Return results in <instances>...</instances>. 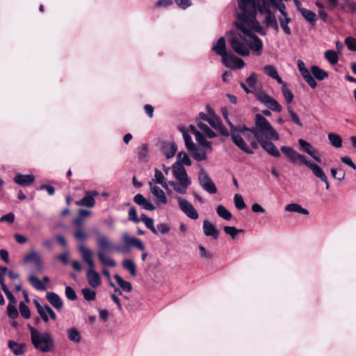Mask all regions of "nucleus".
<instances>
[{"instance_id": "49530a36", "label": "nucleus", "mask_w": 356, "mask_h": 356, "mask_svg": "<svg viewBox=\"0 0 356 356\" xmlns=\"http://www.w3.org/2000/svg\"><path fill=\"white\" fill-rule=\"evenodd\" d=\"M281 84L282 85V94L284 95V97L286 102H287V104L291 103L293 99V93L290 91L289 89H288L286 88V86L284 82H283V83H281Z\"/></svg>"}, {"instance_id": "2f4dec72", "label": "nucleus", "mask_w": 356, "mask_h": 356, "mask_svg": "<svg viewBox=\"0 0 356 356\" xmlns=\"http://www.w3.org/2000/svg\"><path fill=\"white\" fill-rule=\"evenodd\" d=\"M298 10L307 22L312 24H315L316 15L314 12L305 8H298Z\"/></svg>"}, {"instance_id": "423d86ee", "label": "nucleus", "mask_w": 356, "mask_h": 356, "mask_svg": "<svg viewBox=\"0 0 356 356\" xmlns=\"http://www.w3.org/2000/svg\"><path fill=\"white\" fill-rule=\"evenodd\" d=\"M79 251L83 261L88 265V269L86 273V278L89 285L92 288H97L102 284L99 274L95 270V266L92 259V252L84 245L79 247Z\"/></svg>"}, {"instance_id": "412c9836", "label": "nucleus", "mask_w": 356, "mask_h": 356, "mask_svg": "<svg viewBox=\"0 0 356 356\" xmlns=\"http://www.w3.org/2000/svg\"><path fill=\"white\" fill-rule=\"evenodd\" d=\"M14 181L19 185L22 186H30L35 181V176L32 174L31 175H22L17 174L14 178Z\"/></svg>"}, {"instance_id": "f8f14e48", "label": "nucleus", "mask_w": 356, "mask_h": 356, "mask_svg": "<svg viewBox=\"0 0 356 356\" xmlns=\"http://www.w3.org/2000/svg\"><path fill=\"white\" fill-rule=\"evenodd\" d=\"M235 131H232L231 133V136L233 143L243 152H245L248 154H252L254 152L251 149V148L248 146V145L245 143V141L243 139L242 136L238 134L235 133Z\"/></svg>"}, {"instance_id": "052dcab7", "label": "nucleus", "mask_w": 356, "mask_h": 356, "mask_svg": "<svg viewBox=\"0 0 356 356\" xmlns=\"http://www.w3.org/2000/svg\"><path fill=\"white\" fill-rule=\"evenodd\" d=\"M65 296L70 300H75L77 298L74 290L69 286L65 287Z\"/></svg>"}, {"instance_id": "6e6d98bb", "label": "nucleus", "mask_w": 356, "mask_h": 356, "mask_svg": "<svg viewBox=\"0 0 356 356\" xmlns=\"http://www.w3.org/2000/svg\"><path fill=\"white\" fill-rule=\"evenodd\" d=\"M345 44L348 49L356 51V39L352 37H348L345 40Z\"/></svg>"}, {"instance_id": "4be33fe9", "label": "nucleus", "mask_w": 356, "mask_h": 356, "mask_svg": "<svg viewBox=\"0 0 356 356\" xmlns=\"http://www.w3.org/2000/svg\"><path fill=\"white\" fill-rule=\"evenodd\" d=\"M46 298L49 303L56 309H62L63 306V301L59 296L54 292L47 293Z\"/></svg>"}, {"instance_id": "a19ab883", "label": "nucleus", "mask_w": 356, "mask_h": 356, "mask_svg": "<svg viewBox=\"0 0 356 356\" xmlns=\"http://www.w3.org/2000/svg\"><path fill=\"white\" fill-rule=\"evenodd\" d=\"M216 212L219 217L225 220H230L232 218V213L223 205H218Z\"/></svg>"}, {"instance_id": "8fccbe9b", "label": "nucleus", "mask_w": 356, "mask_h": 356, "mask_svg": "<svg viewBox=\"0 0 356 356\" xmlns=\"http://www.w3.org/2000/svg\"><path fill=\"white\" fill-rule=\"evenodd\" d=\"M287 111L289 114V115L291 116V120L295 123L298 126L302 127V122H300V119H299V117L298 115H297V113L293 110L292 107L291 106H288L287 107Z\"/></svg>"}, {"instance_id": "39448f33", "label": "nucleus", "mask_w": 356, "mask_h": 356, "mask_svg": "<svg viewBox=\"0 0 356 356\" xmlns=\"http://www.w3.org/2000/svg\"><path fill=\"white\" fill-rule=\"evenodd\" d=\"M30 330L31 341L34 348L42 352H51L54 348V339L49 332H41L38 329L28 325Z\"/></svg>"}, {"instance_id": "bb28decb", "label": "nucleus", "mask_w": 356, "mask_h": 356, "mask_svg": "<svg viewBox=\"0 0 356 356\" xmlns=\"http://www.w3.org/2000/svg\"><path fill=\"white\" fill-rule=\"evenodd\" d=\"M280 149L293 163H297V159L299 157V153L296 152L293 148L287 146H282Z\"/></svg>"}, {"instance_id": "79ce46f5", "label": "nucleus", "mask_w": 356, "mask_h": 356, "mask_svg": "<svg viewBox=\"0 0 356 356\" xmlns=\"http://www.w3.org/2000/svg\"><path fill=\"white\" fill-rule=\"evenodd\" d=\"M328 139L332 144L336 148H339L342 146V139L338 134L330 133L327 136Z\"/></svg>"}, {"instance_id": "0e129e2a", "label": "nucleus", "mask_w": 356, "mask_h": 356, "mask_svg": "<svg viewBox=\"0 0 356 356\" xmlns=\"http://www.w3.org/2000/svg\"><path fill=\"white\" fill-rule=\"evenodd\" d=\"M216 129L218 130L222 136H229L231 135L229 130L222 124V122Z\"/></svg>"}, {"instance_id": "774afa93", "label": "nucleus", "mask_w": 356, "mask_h": 356, "mask_svg": "<svg viewBox=\"0 0 356 356\" xmlns=\"http://www.w3.org/2000/svg\"><path fill=\"white\" fill-rule=\"evenodd\" d=\"M213 129H216L220 123L221 122L220 120L216 117H210L209 120L207 122Z\"/></svg>"}, {"instance_id": "f704fd0d", "label": "nucleus", "mask_w": 356, "mask_h": 356, "mask_svg": "<svg viewBox=\"0 0 356 356\" xmlns=\"http://www.w3.org/2000/svg\"><path fill=\"white\" fill-rule=\"evenodd\" d=\"M97 257L100 262L104 266H108L111 267H114L116 266L115 261L111 257H106L104 254V253L101 250L97 251Z\"/></svg>"}, {"instance_id": "b1692460", "label": "nucleus", "mask_w": 356, "mask_h": 356, "mask_svg": "<svg viewBox=\"0 0 356 356\" xmlns=\"http://www.w3.org/2000/svg\"><path fill=\"white\" fill-rule=\"evenodd\" d=\"M203 232L207 236H211L217 238L218 236V231L216 227L209 221L204 220L203 222Z\"/></svg>"}, {"instance_id": "e2e57ef3", "label": "nucleus", "mask_w": 356, "mask_h": 356, "mask_svg": "<svg viewBox=\"0 0 356 356\" xmlns=\"http://www.w3.org/2000/svg\"><path fill=\"white\" fill-rule=\"evenodd\" d=\"M312 161L307 160L304 155L299 154V157L297 159V163L300 165H305L307 168L312 163Z\"/></svg>"}, {"instance_id": "72a5a7b5", "label": "nucleus", "mask_w": 356, "mask_h": 356, "mask_svg": "<svg viewBox=\"0 0 356 356\" xmlns=\"http://www.w3.org/2000/svg\"><path fill=\"white\" fill-rule=\"evenodd\" d=\"M67 337L70 341L79 343L81 341V336L76 327H71L67 330Z\"/></svg>"}, {"instance_id": "69168bd1", "label": "nucleus", "mask_w": 356, "mask_h": 356, "mask_svg": "<svg viewBox=\"0 0 356 356\" xmlns=\"http://www.w3.org/2000/svg\"><path fill=\"white\" fill-rule=\"evenodd\" d=\"M15 220V216L13 213H9L6 215H4L0 218L1 222H8V223H13Z\"/></svg>"}, {"instance_id": "de8ad7c7", "label": "nucleus", "mask_w": 356, "mask_h": 356, "mask_svg": "<svg viewBox=\"0 0 356 356\" xmlns=\"http://www.w3.org/2000/svg\"><path fill=\"white\" fill-rule=\"evenodd\" d=\"M223 230L225 234L229 235L232 239H234L237 234L242 232V229H238L232 226H225Z\"/></svg>"}, {"instance_id": "bf43d9fd", "label": "nucleus", "mask_w": 356, "mask_h": 356, "mask_svg": "<svg viewBox=\"0 0 356 356\" xmlns=\"http://www.w3.org/2000/svg\"><path fill=\"white\" fill-rule=\"evenodd\" d=\"M129 220L136 223L140 222L139 218L137 216V211L135 207H132L129 210Z\"/></svg>"}, {"instance_id": "864d4df0", "label": "nucleus", "mask_w": 356, "mask_h": 356, "mask_svg": "<svg viewBox=\"0 0 356 356\" xmlns=\"http://www.w3.org/2000/svg\"><path fill=\"white\" fill-rule=\"evenodd\" d=\"M275 7L280 11L281 13V15H289L286 11V6L284 3L278 1H275L274 2L271 3Z\"/></svg>"}, {"instance_id": "aec40b11", "label": "nucleus", "mask_w": 356, "mask_h": 356, "mask_svg": "<svg viewBox=\"0 0 356 356\" xmlns=\"http://www.w3.org/2000/svg\"><path fill=\"white\" fill-rule=\"evenodd\" d=\"M134 201L144 209L154 211L156 209L150 200L146 199L142 194L136 195L134 197Z\"/></svg>"}, {"instance_id": "20e7f679", "label": "nucleus", "mask_w": 356, "mask_h": 356, "mask_svg": "<svg viewBox=\"0 0 356 356\" xmlns=\"http://www.w3.org/2000/svg\"><path fill=\"white\" fill-rule=\"evenodd\" d=\"M254 137L258 141L268 139L277 141L280 138L278 132L261 114L254 117V127H252Z\"/></svg>"}, {"instance_id": "ea45409f", "label": "nucleus", "mask_w": 356, "mask_h": 356, "mask_svg": "<svg viewBox=\"0 0 356 356\" xmlns=\"http://www.w3.org/2000/svg\"><path fill=\"white\" fill-rule=\"evenodd\" d=\"M122 265L124 269L128 270L131 275L136 276V266L134 261L132 259H124Z\"/></svg>"}, {"instance_id": "1a4fd4ad", "label": "nucleus", "mask_w": 356, "mask_h": 356, "mask_svg": "<svg viewBox=\"0 0 356 356\" xmlns=\"http://www.w3.org/2000/svg\"><path fill=\"white\" fill-rule=\"evenodd\" d=\"M198 180L202 188L211 194H215L217 188L207 172L201 168L199 172Z\"/></svg>"}, {"instance_id": "680f3d73", "label": "nucleus", "mask_w": 356, "mask_h": 356, "mask_svg": "<svg viewBox=\"0 0 356 356\" xmlns=\"http://www.w3.org/2000/svg\"><path fill=\"white\" fill-rule=\"evenodd\" d=\"M74 237L79 241L84 240L87 238V234L81 227H77L74 234Z\"/></svg>"}, {"instance_id": "3c124183", "label": "nucleus", "mask_w": 356, "mask_h": 356, "mask_svg": "<svg viewBox=\"0 0 356 356\" xmlns=\"http://www.w3.org/2000/svg\"><path fill=\"white\" fill-rule=\"evenodd\" d=\"M19 309L20 314L22 317L26 319L31 317L30 309L23 302L19 303Z\"/></svg>"}, {"instance_id": "dca6fc26", "label": "nucleus", "mask_w": 356, "mask_h": 356, "mask_svg": "<svg viewBox=\"0 0 356 356\" xmlns=\"http://www.w3.org/2000/svg\"><path fill=\"white\" fill-rule=\"evenodd\" d=\"M217 55L222 57V60L227 57L226 40L224 37H220L211 48Z\"/></svg>"}, {"instance_id": "e433bc0d", "label": "nucleus", "mask_w": 356, "mask_h": 356, "mask_svg": "<svg viewBox=\"0 0 356 356\" xmlns=\"http://www.w3.org/2000/svg\"><path fill=\"white\" fill-rule=\"evenodd\" d=\"M312 75L318 80L322 81L328 76V74L319 67L314 65L311 67Z\"/></svg>"}, {"instance_id": "58836bf2", "label": "nucleus", "mask_w": 356, "mask_h": 356, "mask_svg": "<svg viewBox=\"0 0 356 356\" xmlns=\"http://www.w3.org/2000/svg\"><path fill=\"white\" fill-rule=\"evenodd\" d=\"M29 281L31 284L37 290L39 291H45L47 289V286L42 282V281L40 280L36 276L31 275L29 277Z\"/></svg>"}, {"instance_id": "4468645a", "label": "nucleus", "mask_w": 356, "mask_h": 356, "mask_svg": "<svg viewBox=\"0 0 356 356\" xmlns=\"http://www.w3.org/2000/svg\"><path fill=\"white\" fill-rule=\"evenodd\" d=\"M136 238L130 236L128 232H123L122 234V240L125 243V246H116L115 251L120 253H127L130 252V246L133 245Z\"/></svg>"}, {"instance_id": "603ef678", "label": "nucleus", "mask_w": 356, "mask_h": 356, "mask_svg": "<svg viewBox=\"0 0 356 356\" xmlns=\"http://www.w3.org/2000/svg\"><path fill=\"white\" fill-rule=\"evenodd\" d=\"M257 82V75L252 72L246 79L245 83L251 89H254Z\"/></svg>"}, {"instance_id": "a878e982", "label": "nucleus", "mask_w": 356, "mask_h": 356, "mask_svg": "<svg viewBox=\"0 0 356 356\" xmlns=\"http://www.w3.org/2000/svg\"><path fill=\"white\" fill-rule=\"evenodd\" d=\"M263 72L267 76L275 79L278 83H283L282 79L278 75L276 68L271 65H267L263 67Z\"/></svg>"}, {"instance_id": "7ed1b4c3", "label": "nucleus", "mask_w": 356, "mask_h": 356, "mask_svg": "<svg viewBox=\"0 0 356 356\" xmlns=\"http://www.w3.org/2000/svg\"><path fill=\"white\" fill-rule=\"evenodd\" d=\"M177 157L180 163L175 165L172 168L173 175L176 181H170L169 184L176 193L184 195L187 193L188 188L191 184V180L183 165L190 166L192 162L188 154L184 152L178 153Z\"/></svg>"}, {"instance_id": "c03bdc74", "label": "nucleus", "mask_w": 356, "mask_h": 356, "mask_svg": "<svg viewBox=\"0 0 356 356\" xmlns=\"http://www.w3.org/2000/svg\"><path fill=\"white\" fill-rule=\"evenodd\" d=\"M42 309H43V312L44 313V316H44V318H45V316H46V320H43L44 322H48L49 318L54 321L56 319V315L55 312L53 311V309L49 305H44Z\"/></svg>"}, {"instance_id": "f03ea898", "label": "nucleus", "mask_w": 356, "mask_h": 356, "mask_svg": "<svg viewBox=\"0 0 356 356\" xmlns=\"http://www.w3.org/2000/svg\"><path fill=\"white\" fill-rule=\"evenodd\" d=\"M179 130L182 134L186 147L191 153V156L198 161L206 160V152L195 145L191 137V134L195 136V140L199 145L202 146L206 150L211 152V142L207 141L205 138H215L216 136L215 132L211 129L207 124L200 120L197 121V127L192 124L188 127L181 126L179 127Z\"/></svg>"}, {"instance_id": "c85d7f7f", "label": "nucleus", "mask_w": 356, "mask_h": 356, "mask_svg": "<svg viewBox=\"0 0 356 356\" xmlns=\"http://www.w3.org/2000/svg\"><path fill=\"white\" fill-rule=\"evenodd\" d=\"M177 149V145L174 143L163 144V153L167 159L172 158L175 156Z\"/></svg>"}, {"instance_id": "c756f323", "label": "nucleus", "mask_w": 356, "mask_h": 356, "mask_svg": "<svg viewBox=\"0 0 356 356\" xmlns=\"http://www.w3.org/2000/svg\"><path fill=\"white\" fill-rule=\"evenodd\" d=\"M308 168L312 172L314 175L321 181L323 180V179L327 177L322 168L314 161L312 162Z\"/></svg>"}, {"instance_id": "a18cd8bd", "label": "nucleus", "mask_w": 356, "mask_h": 356, "mask_svg": "<svg viewBox=\"0 0 356 356\" xmlns=\"http://www.w3.org/2000/svg\"><path fill=\"white\" fill-rule=\"evenodd\" d=\"M234 202L236 208L238 210L244 209L246 207V204L243 201L242 195L238 193L234 195Z\"/></svg>"}, {"instance_id": "0eeeda50", "label": "nucleus", "mask_w": 356, "mask_h": 356, "mask_svg": "<svg viewBox=\"0 0 356 356\" xmlns=\"http://www.w3.org/2000/svg\"><path fill=\"white\" fill-rule=\"evenodd\" d=\"M176 201L177 202L179 209L188 218L192 220H196L198 218L199 215L197 211L189 201L180 196L176 197Z\"/></svg>"}, {"instance_id": "6ab92c4d", "label": "nucleus", "mask_w": 356, "mask_h": 356, "mask_svg": "<svg viewBox=\"0 0 356 356\" xmlns=\"http://www.w3.org/2000/svg\"><path fill=\"white\" fill-rule=\"evenodd\" d=\"M97 245L99 248V250L104 252V250H115V246L108 236L105 235H101L97 238Z\"/></svg>"}, {"instance_id": "473e14b6", "label": "nucleus", "mask_w": 356, "mask_h": 356, "mask_svg": "<svg viewBox=\"0 0 356 356\" xmlns=\"http://www.w3.org/2000/svg\"><path fill=\"white\" fill-rule=\"evenodd\" d=\"M285 210L288 212H295L302 215H309L307 209L303 208L301 205L296 203H291L287 204L285 207Z\"/></svg>"}, {"instance_id": "7c9ffc66", "label": "nucleus", "mask_w": 356, "mask_h": 356, "mask_svg": "<svg viewBox=\"0 0 356 356\" xmlns=\"http://www.w3.org/2000/svg\"><path fill=\"white\" fill-rule=\"evenodd\" d=\"M278 20L280 24V26L283 29L285 34L289 35L291 34V31L290 27L289 26V24L291 22V19L289 15H281L278 17Z\"/></svg>"}, {"instance_id": "5701e85b", "label": "nucleus", "mask_w": 356, "mask_h": 356, "mask_svg": "<svg viewBox=\"0 0 356 356\" xmlns=\"http://www.w3.org/2000/svg\"><path fill=\"white\" fill-rule=\"evenodd\" d=\"M8 346L15 355H22L26 352V344L23 343H17L13 340H10Z\"/></svg>"}, {"instance_id": "13d9d810", "label": "nucleus", "mask_w": 356, "mask_h": 356, "mask_svg": "<svg viewBox=\"0 0 356 356\" xmlns=\"http://www.w3.org/2000/svg\"><path fill=\"white\" fill-rule=\"evenodd\" d=\"M145 226L149 229L154 234H158L157 229L155 228L154 225V220L152 218H145V220L143 222Z\"/></svg>"}, {"instance_id": "393cba45", "label": "nucleus", "mask_w": 356, "mask_h": 356, "mask_svg": "<svg viewBox=\"0 0 356 356\" xmlns=\"http://www.w3.org/2000/svg\"><path fill=\"white\" fill-rule=\"evenodd\" d=\"M265 24L267 26L273 28L276 33L280 31L276 16L272 11L265 14Z\"/></svg>"}, {"instance_id": "f3484780", "label": "nucleus", "mask_w": 356, "mask_h": 356, "mask_svg": "<svg viewBox=\"0 0 356 356\" xmlns=\"http://www.w3.org/2000/svg\"><path fill=\"white\" fill-rule=\"evenodd\" d=\"M30 261H33L36 270L39 272L42 271L43 269V262L40 254L38 252L34 251L31 252L27 255L24 257L23 259L24 263H28Z\"/></svg>"}, {"instance_id": "a211bd4d", "label": "nucleus", "mask_w": 356, "mask_h": 356, "mask_svg": "<svg viewBox=\"0 0 356 356\" xmlns=\"http://www.w3.org/2000/svg\"><path fill=\"white\" fill-rule=\"evenodd\" d=\"M270 140H271L265 139L258 142L261 147L270 155L275 157H280L281 155L280 151Z\"/></svg>"}, {"instance_id": "338daca9", "label": "nucleus", "mask_w": 356, "mask_h": 356, "mask_svg": "<svg viewBox=\"0 0 356 356\" xmlns=\"http://www.w3.org/2000/svg\"><path fill=\"white\" fill-rule=\"evenodd\" d=\"M176 4L183 8L186 9L191 5L190 0H175Z\"/></svg>"}, {"instance_id": "f257e3e1", "label": "nucleus", "mask_w": 356, "mask_h": 356, "mask_svg": "<svg viewBox=\"0 0 356 356\" xmlns=\"http://www.w3.org/2000/svg\"><path fill=\"white\" fill-rule=\"evenodd\" d=\"M241 13L235 22L236 32H229V42L233 51L239 56H248L252 50L257 56L261 54L263 42L255 33L266 34L264 28L256 19L257 8L261 15L270 12L266 0H261L256 6L254 0H238Z\"/></svg>"}, {"instance_id": "2eb2a0df", "label": "nucleus", "mask_w": 356, "mask_h": 356, "mask_svg": "<svg viewBox=\"0 0 356 356\" xmlns=\"http://www.w3.org/2000/svg\"><path fill=\"white\" fill-rule=\"evenodd\" d=\"M298 143L301 147V150L309 156H311L317 163H321V159L318 156L317 151L312 147V145L303 139H299Z\"/></svg>"}, {"instance_id": "6e6552de", "label": "nucleus", "mask_w": 356, "mask_h": 356, "mask_svg": "<svg viewBox=\"0 0 356 356\" xmlns=\"http://www.w3.org/2000/svg\"><path fill=\"white\" fill-rule=\"evenodd\" d=\"M256 96L257 99L270 110L275 112H280L282 111V106L279 102L266 93L259 92L257 93Z\"/></svg>"}, {"instance_id": "ddd939ff", "label": "nucleus", "mask_w": 356, "mask_h": 356, "mask_svg": "<svg viewBox=\"0 0 356 356\" xmlns=\"http://www.w3.org/2000/svg\"><path fill=\"white\" fill-rule=\"evenodd\" d=\"M151 193L156 199L157 204H165L168 202L165 192L159 186L154 185L152 181H149Z\"/></svg>"}, {"instance_id": "9d476101", "label": "nucleus", "mask_w": 356, "mask_h": 356, "mask_svg": "<svg viewBox=\"0 0 356 356\" xmlns=\"http://www.w3.org/2000/svg\"><path fill=\"white\" fill-rule=\"evenodd\" d=\"M222 63L226 67L231 69H242L245 66L243 60L234 55H229L222 59Z\"/></svg>"}, {"instance_id": "4d7b16f0", "label": "nucleus", "mask_w": 356, "mask_h": 356, "mask_svg": "<svg viewBox=\"0 0 356 356\" xmlns=\"http://www.w3.org/2000/svg\"><path fill=\"white\" fill-rule=\"evenodd\" d=\"M343 8L356 13V3L353 0H346L343 5Z\"/></svg>"}, {"instance_id": "9b49d317", "label": "nucleus", "mask_w": 356, "mask_h": 356, "mask_svg": "<svg viewBox=\"0 0 356 356\" xmlns=\"http://www.w3.org/2000/svg\"><path fill=\"white\" fill-rule=\"evenodd\" d=\"M86 196L83 197L79 201H76L75 204L77 206L92 207L95 204V197L99 195L97 191H87L85 192Z\"/></svg>"}, {"instance_id": "4c0bfd02", "label": "nucleus", "mask_w": 356, "mask_h": 356, "mask_svg": "<svg viewBox=\"0 0 356 356\" xmlns=\"http://www.w3.org/2000/svg\"><path fill=\"white\" fill-rule=\"evenodd\" d=\"M114 278L123 291L126 292L131 291L132 286L129 282L124 280L119 275L117 274L114 275Z\"/></svg>"}, {"instance_id": "5fc2aeb1", "label": "nucleus", "mask_w": 356, "mask_h": 356, "mask_svg": "<svg viewBox=\"0 0 356 356\" xmlns=\"http://www.w3.org/2000/svg\"><path fill=\"white\" fill-rule=\"evenodd\" d=\"M7 314L11 318H15L18 316V312L16 307L10 303H9L7 307Z\"/></svg>"}, {"instance_id": "c9c22d12", "label": "nucleus", "mask_w": 356, "mask_h": 356, "mask_svg": "<svg viewBox=\"0 0 356 356\" xmlns=\"http://www.w3.org/2000/svg\"><path fill=\"white\" fill-rule=\"evenodd\" d=\"M233 131L243 134V136L250 141L254 138L252 128H248L246 127H236Z\"/></svg>"}, {"instance_id": "37998d69", "label": "nucleus", "mask_w": 356, "mask_h": 356, "mask_svg": "<svg viewBox=\"0 0 356 356\" xmlns=\"http://www.w3.org/2000/svg\"><path fill=\"white\" fill-rule=\"evenodd\" d=\"M325 58L332 65H335L339 60V56L336 51L334 50H327L325 52Z\"/></svg>"}, {"instance_id": "cd10ccee", "label": "nucleus", "mask_w": 356, "mask_h": 356, "mask_svg": "<svg viewBox=\"0 0 356 356\" xmlns=\"http://www.w3.org/2000/svg\"><path fill=\"white\" fill-rule=\"evenodd\" d=\"M151 181L160 184L163 188L168 190L169 182L167 183L164 175L158 169L154 170V179Z\"/></svg>"}, {"instance_id": "09e8293b", "label": "nucleus", "mask_w": 356, "mask_h": 356, "mask_svg": "<svg viewBox=\"0 0 356 356\" xmlns=\"http://www.w3.org/2000/svg\"><path fill=\"white\" fill-rule=\"evenodd\" d=\"M81 292L86 300H94L96 298V292L92 289L85 288L82 289Z\"/></svg>"}]
</instances>
